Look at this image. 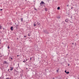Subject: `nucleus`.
I'll return each instance as SVG.
<instances>
[{
  "instance_id": "obj_1",
  "label": "nucleus",
  "mask_w": 79,
  "mask_h": 79,
  "mask_svg": "<svg viewBox=\"0 0 79 79\" xmlns=\"http://www.w3.org/2000/svg\"><path fill=\"white\" fill-rule=\"evenodd\" d=\"M44 33H45V34H49V33L47 31V30H44Z\"/></svg>"
},
{
  "instance_id": "obj_2",
  "label": "nucleus",
  "mask_w": 79,
  "mask_h": 79,
  "mask_svg": "<svg viewBox=\"0 0 79 79\" xmlns=\"http://www.w3.org/2000/svg\"><path fill=\"white\" fill-rule=\"evenodd\" d=\"M40 5H45V3L43 1H41L40 3Z\"/></svg>"
},
{
  "instance_id": "obj_3",
  "label": "nucleus",
  "mask_w": 79,
  "mask_h": 79,
  "mask_svg": "<svg viewBox=\"0 0 79 79\" xmlns=\"http://www.w3.org/2000/svg\"><path fill=\"white\" fill-rule=\"evenodd\" d=\"M37 24L38 26H40V23L39 22H37Z\"/></svg>"
},
{
  "instance_id": "obj_4",
  "label": "nucleus",
  "mask_w": 79,
  "mask_h": 79,
  "mask_svg": "<svg viewBox=\"0 0 79 79\" xmlns=\"http://www.w3.org/2000/svg\"><path fill=\"white\" fill-rule=\"evenodd\" d=\"M10 71H12L13 69V67H10Z\"/></svg>"
},
{
  "instance_id": "obj_5",
  "label": "nucleus",
  "mask_w": 79,
  "mask_h": 79,
  "mask_svg": "<svg viewBox=\"0 0 79 79\" xmlns=\"http://www.w3.org/2000/svg\"><path fill=\"white\" fill-rule=\"evenodd\" d=\"M60 18H61V16H58L56 18H57V19H60Z\"/></svg>"
},
{
  "instance_id": "obj_6",
  "label": "nucleus",
  "mask_w": 79,
  "mask_h": 79,
  "mask_svg": "<svg viewBox=\"0 0 79 79\" xmlns=\"http://www.w3.org/2000/svg\"><path fill=\"white\" fill-rule=\"evenodd\" d=\"M65 22H66V23H68V19H66L65 20Z\"/></svg>"
},
{
  "instance_id": "obj_7",
  "label": "nucleus",
  "mask_w": 79,
  "mask_h": 79,
  "mask_svg": "<svg viewBox=\"0 0 79 79\" xmlns=\"http://www.w3.org/2000/svg\"><path fill=\"white\" fill-rule=\"evenodd\" d=\"M13 27H10V30H11V31H13Z\"/></svg>"
},
{
  "instance_id": "obj_8",
  "label": "nucleus",
  "mask_w": 79,
  "mask_h": 79,
  "mask_svg": "<svg viewBox=\"0 0 79 79\" xmlns=\"http://www.w3.org/2000/svg\"><path fill=\"white\" fill-rule=\"evenodd\" d=\"M65 23V22L64 21H63L62 22V24H64Z\"/></svg>"
},
{
  "instance_id": "obj_9",
  "label": "nucleus",
  "mask_w": 79,
  "mask_h": 79,
  "mask_svg": "<svg viewBox=\"0 0 79 79\" xmlns=\"http://www.w3.org/2000/svg\"><path fill=\"white\" fill-rule=\"evenodd\" d=\"M21 21L22 22H23V18H21Z\"/></svg>"
},
{
  "instance_id": "obj_10",
  "label": "nucleus",
  "mask_w": 79,
  "mask_h": 79,
  "mask_svg": "<svg viewBox=\"0 0 79 79\" xmlns=\"http://www.w3.org/2000/svg\"><path fill=\"white\" fill-rule=\"evenodd\" d=\"M4 63L5 64H7V62H6V61H4Z\"/></svg>"
},
{
  "instance_id": "obj_11",
  "label": "nucleus",
  "mask_w": 79,
  "mask_h": 79,
  "mask_svg": "<svg viewBox=\"0 0 79 79\" xmlns=\"http://www.w3.org/2000/svg\"><path fill=\"white\" fill-rule=\"evenodd\" d=\"M57 10H60V7H58L57 8Z\"/></svg>"
},
{
  "instance_id": "obj_12",
  "label": "nucleus",
  "mask_w": 79,
  "mask_h": 79,
  "mask_svg": "<svg viewBox=\"0 0 79 79\" xmlns=\"http://www.w3.org/2000/svg\"><path fill=\"white\" fill-rule=\"evenodd\" d=\"M45 11H47V8L46 7L45 8Z\"/></svg>"
},
{
  "instance_id": "obj_13",
  "label": "nucleus",
  "mask_w": 79,
  "mask_h": 79,
  "mask_svg": "<svg viewBox=\"0 0 79 79\" xmlns=\"http://www.w3.org/2000/svg\"><path fill=\"white\" fill-rule=\"evenodd\" d=\"M10 58L11 59V60H13V58L11 57H9V59H10Z\"/></svg>"
},
{
  "instance_id": "obj_14",
  "label": "nucleus",
  "mask_w": 79,
  "mask_h": 79,
  "mask_svg": "<svg viewBox=\"0 0 79 79\" xmlns=\"http://www.w3.org/2000/svg\"><path fill=\"white\" fill-rule=\"evenodd\" d=\"M34 26H36V24H35V23H34Z\"/></svg>"
},
{
  "instance_id": "obj_15",
  "label": "nucleus",
  "mask_w": 79,
  "mask_h": 79,
  "mask_svg": "<svg viewBox=\"0 0 79 79\" xmlns=\"http://www.w3.org/2000/svg\"><path fill=\"white\" fill-rule=\"evenodd\" d=\"M18 25H17L16 26H15V27H16V28H18Z\"/></svg>"
},
{
  "instance_id": "obj_16",
  "label": "nucleus",
  "mask_w": 79,
  "mask_h": 79,
  "mask_svg": "<svg viewBox=\"0 0 79 79\" xmlns=\"http://www.w3.org/2000/svg\"><path fill=\"white\" fill-rule=\"evenodd\" d=\"M7 48H8V49H10V47H9V46H8Z\"/></svg>"
},
{
  "instance_id": "obj_17",
  "label": "nucleus",
  "mask_w": 79,
  "mask_h": 79,
  "mask_svg": "<svg viewBox=\"0 0 79 79\" xmlns=\"http://www.w3.org/2000/svg\"><path fill=\"white\" fill-rule=\"evenodd\" d=\"M69 72H67V73H66V74H69Z\"/></svg>"
},
{
  "instance_id": "obj_18",
  "label": "nucleus",
  "mask_w": 79,
  "mask_h": 79,
  "mask_svg": "<svg viewBox=\"0 0 79 79\" xmlns=\"http://www.w3.org/2000/svg\"><path fill=\"white\" fill-rule=\"evenodd\" d=\"M58 71H59L58 70H56V72H57V73H58Z\"/></svg>"
},
{
  "instance_id": "obj_19",
  "label": "nucleus",
  "mask_w": 79,
  "mask_h": 79,
  "mask_svg": "<svg viewBox=\"0 0 79 79\" xmlns=\"http://www.w3.org/2000/svg\"><path fill=\"white\" fill-rule=\"evenodd\" d=\"M0 69L2 70V71H3V69H2V68H0Z\"/></svg>"
},
{
  "instance_id": "obj_20",
  "label": "nucleus",
  "mask_w": 79,
  "mask_h": 79,
  "mask_svg": "<svg viewBox=\"0 0 79 79\" xmlns=\"http://www.w3.org/2000/svg\"><path fill=\"white\" fill-rule=\"evenodd\" d=\"M6 79H10V78H9V77H7V78H6Z\"/></svg>"
},
{
  "instance_id": "obj_21",
  "label": "nucleus",
  "mask_w": 79,
  "mask_h": 79,
  "mask_svg": "<svg viewBox=\"0 0 79 79\" xmlns=\"http://www.w3.org/2000/svg\"><path fill=\"white\" fill-rule=\"evenodd\" d=\"M25 61H25V60H24V61H23V62L24 63H25Z\"/></svg>"
},
{
  "instance_id": "obj_22",
  "label": "nucleus",
  "mask_w": 79,
  "mask_h": 79,
  "mask_svg": "<svg viewBox=\"0 0 79 79\" xmlns=\"http://www.w3.org/2000/svg\"><path fill=\"white\" fill-rule=\"evenodd\" d=\"M24 37H26V35H25L24 36Z\"/></svg>"
},
{
  "instance_id": "obj_23",
  "label": "nucleus",
  "mask_w": 79,
  "mask_h": 79,
  "mask_svg": "<svg viewBox=\"0 0 79 79\" xmlns=\"http://www.w3.org/2000/svg\"><path fill=\"white\" fill-rule=\"evenodd\" d=\"M65 72L66 73H67V72H66V71H65Z\"/></svg>"
},
{
  "instance_id": "obj_24",
  "label": "nucleus",
  "mask_w": 79,
  "mask_h": 79,
  "mask_svg": "<svg viewBox=\"0 0 79 79\" xmlns=\"http://www.w3.org/2000/svg\"><path fill=\"white\" fill-rule=\"evenodd\" d=\"M0 10H1V11H2V9H0Z\"/></svg>"
},
{
  "instance_id": "obj_25",
  "label": "nucleus",
  "mask_w": 79,
  "mask_h": 79,
  "mask_svg": "<svg viewBox=\"0 0 79 79\" xmlns=\"http://www.w3.org/2000/svg\"><path fill=\"white\" fill-rule=\"evenodd\" d=\"M0 27H2V26L1 25H0Z\"/></svg>"
},
{
  "instance_id": "obj_26",
  "label": "nucleus",
  "mask_w": 79,
  "mask_h": 79,
  "mask_svg": "<svg viewBox=\"0 0 79 79\" xmlns=\"http://www.w3.org/2000/svg\"><path fill=\"white\" fill-rule=\"evenodd\" d=\"M32 58H30V60H31V59Z\"/></svg>"
},
{
  "instance_id": "obj_27",
  "label": "nucleus",
  "mask_w": 79,
  "mask_h": 79,
  "mask_svg": "<svg viewBox=\"0 0 79 79\" xmlns=\"http://www.w3.org/2000/svg\"><path fill=\"white\" fill-rule=\"evenodd\" d=\"M35 10H37L36 9H35Z\"/></svg>"
},
{
  "instance_id": "obj_28",
  "label": "nucleus",
  "mask_w": 79,
  "mask_h": 79,
  "mask_svg": "<svg viewBox=\"0 0 79 79\" xmlns=\"http://www.w3.org/2000/svg\"><path fill=\"white\" fill-rule=\"evenodd\" d=\"M15 71H16V72H18V71H16V70ZM18 73H19V72H18Z\"/></svg>"
},
{
  "instance_id": "obj_29",
  "label": "nucleus",
  "mask_w": 79,
  "mask_h": 79,
  "mask_svg": "<svg viewBox=\"0 0 79 79\" xmlns=\"http://www.w3.org/2000/svg\"><path fill=\"white\" fill-rule=\"evenodd\" d=\"M0 28V29H2V27H1Z\"/></svg>"
},
{
  "instance_id": "obj_30",
  "label": "nucleus",
  "mask_w": 79,
  "mask_h": 79,
  "mask_svg": "<svg viewBox=\"0 0 79 79\" xmlns=\"http://www.w3.org/2000/svg\"><path fill=\"white\" fill-rule=\"evenodd\" d=\"M67 6H69V5H67Z\"/></svg>"
},
{
  "instance_id": "obj_31",
  "label": "nucleus",
  "mask_w": 79,
  "mask_h": 79,
  "mask_svg": "<svg viewBox=\"0 0 79 79\" xmlns=\"http://www.w3.org/2000/svg\"><path fill=\"white\" fill-rule=\"evenodd\" d=\"M68 66H69V64H68Z\"/></svg>"
},
{
  "instance_id": "obj_32",
  "label": "nucleus",
  "mask_w": 79,
  "mask_h": 79,
  "mask_svg": "<svg viewBox=\"0 0 79 79\" xmlns=\"http://www.w3.org/2000/svg\"><path fill=\"white\" fill-rule=\"evenodd\" d=\"M73 7H72L71 8V9H73Z\"/></svg>"
},
{
  "instance_id": "obj_33",
  "label": "nucleus",
  "mask_w": 79,
  "mask_h": 79,
  "mask_svg": "<svg viewBox=\"0 0 79 79\" xmlns=\"http://www.w3.org/2000/svg\"><path fill=\"white\" fill-rule=\"evenodd\" d=\"M28 36H30V35L29 34H28Z\"/></svg>"
},
{
  "instance_id": "obj_34",
  "label": "nucleus",
  "mask_w": 79,
  "mask_h": 79,
  "mask_svg": "<svg viewBox=\"0 0 79 79\" xmlns=\"http://www.w3.org/2000/svg\"><path fill=\"white\" fill-rule=\"evenodd\" d=\"M53 79H55V78H53Z\"/></svg>"
},
{
  "instance_id": "obj_35",
  "label": "nucleus",
  "mask_w": 79,
  "mask_h": 79,
  "mask_svg": "<svg viewBox=\"0 0 79 79\" xmlns=\"http://www.w3.org/2000/svg\"><path fill=\"white\" fill-rule=\"evenodd\" d=\"M75 45H76V43H75Z\"/></svg>"
},
{
  "instance_id": "obj_36",
  "label": "nucleus",
  "mask_w": 79,
  "mask_h": 79,
  "mask_svg": "<svg viewBox=\"0 0 79 79\" xmlns=\"http://www.w3.org/2000/svg\"><path fill=\"white\" fill-rule=\"evenodd\" d=\"M17 56H19V55H17Z\"/></svg>"
},
{
  "instance_id": "obj_37",
  "label": "nucleus",
  "mask_w": 79,
  "mask_h": 79,
  "mask_svg": "<svg viewBox=\"0 0 79 79\" xmlns=\"http://www.w3.org/2000/svg\"><path fill=\"white\" fill-rule=\"evenodd\" d=\"M8 71H9V69H8Z\"/></svg>"
},
{
  "instance_id": "obj_38",
  "label": "nucleus",
  "mask_w": 79,
  "mask_h": 79,
  "mask_svg": "<svg viewBox=\"0 0 79 79\" xmlns=\"http://www.w3.org/2000/svg\"><path fill=\"white\" fill-rule=\"evenodd\" d=\"M28 69L27 68H26V69Z\"/></svg>"
},
{
  "instance_id": "obj_39",
  "label": "nucleus",
  "mask_w": 79,
  "mask_h": 79,
  "mask_svg": "<svg viewBox=\"0 0 79 79\" xmlns=\"http://www.w3.org/2000/svg\"><path fill=\"white\" fill-rule=\"evenodd\" d=\"M0 44H1V42H0Z\"/></svg>"
},
{
  "instance_id": "obj_40",
  "label": "nucleus",
  "mask_w": 79,
  "mask_h": 79,
  "mask_svg": "<svg viewBox=\"0 0 79 79\" xmlns=\"http://www.w3.org/2000/svg\"><path fill=\"white\" fill-rule=\"evenodd\" d=\"M1 49V48H0V50Z\"/></svg>"
},
{
  "instance_id": "obj_41",
  "label": "nucleus",
  "mask_w": 79,
  "mask_h": 79,
  "mask_svg": "<svg viewBox=\"0 0 79 79\" xmlns=\"http://www.w3.org/2000/svg\"><path fill=\"white\" fill-rule=\"evenodd\" d=\"M25 0V1H27V0Z\"/></svg>"
},
{
  "instance_id": "obj_42",
  "label": "nucleus",
  "mask_w": 79,
  "mask_h": 79,
  "mask_svg": "<svg viewBox=\"0 0 79 79\" xmlns=\"http://www.w3.org/2000/svg\"><path fill=\"white\" fill-rule=\"evenodd\" d=\"M72 44H74V43H72Z\"/></svg>"
},
{
  "instance_id": "obj_43",
  "label": "nucleus",
  "mask_w": 79,
  "mask_h": 79,
  "mask_svg": "<svg viewBox=\"0 0 79 79\" xmlns=\"http://www.w3.org/2000/svg\"><path fill=\"white\" fill-rule=\"evenodd\" d=\"M18 66H19V64H18Z\"/></svg>"
},
{
  "instance_id": "obj_44",
  "label": "nucleus",
  "mask_w": 79,
  "mask_h": 79,
  "mask_svg": "<svg viewBox=\"0 0 79 79\" xmlns=\"http://www.w3.org/2000/svg\"><path fill=\"white\" fill-rule=\"evenodd\" d=\"M27 60H26V61H27Z\"/></svg>"
}]
</instances>
